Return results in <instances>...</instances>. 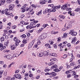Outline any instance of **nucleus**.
Masks as SVG:
<instances>
[{
  "instance_id": "nucleus-21",
  "label": "nucleus",
  "mask_w": 80,
  "mask_h": 80,
  "mask_svg": "<svg viewBox=\"0 0 80 80\" xmlns=\"http://www.w3.org/2000/svg\"><path fill=\"white\" fill-rule=\"evenodd\" d=\"M39 3L40 4H42V5H43V4H45L43 0H41L40 1Z\"/></svg>"
},
{
  "instance_id": "nucleus-55",
  "label": "nucleus",
  "mask_w": 80,
  "mask_h": 80,
  "mask_svg": "<svg viewBox=\"0 0 80 80\" xmlns=\"http://www.w3.org/2000/svg\"><path fill=\"white\" fill-rule=\"evenodd\" d=\"M5 14L6 15H10V13L8 12H5Z\"/></svg>"
},
{
  "instance_id": "nucleus-61",
  "label": "nucleus",
  "mask_w": 80,
  "mask_h": 80,
  "mask_svg": "<svg viewBox=\"0 0 80 80\" xmlns=\"http://www.w3.org/2000/svg\"><path fill=\"white\" fill-rule=\"evenodd\" d=\"M24 22H24V21H21V22H20L21 23H22V24L23 25H24Z\"/></svg>"
},
{
  "instance_id": "nucleus-41",
  "label": "nucleus",
  "mask_w": 80,
  "mask_h": 80,
  "mask_svg": "<svg viewBox=\"0 0 80 80\" xmlns=\"http://www.w3.org/2000/svg\"><path fill=\"white\" fill-rule=\"evenodd\" d=\"M56 11V9L55 8H53L52 9L51 12H55Z\"/></svg>"
},
{
  "instance_id": "nucleus-42",
  "label": "nucleus",
  "mask_w": 80,
  "mask_h": 80,
  "mask_svg": "<svg viewBox=\"0 0 80 80\" xmlns=\"http://www.w3.org/2000/svg\"><path fill=\"white\" fill-rule=\"evenodd\" d=\"M24 8L25 9H27V8H28V6L27 4H25L24 7Z\"/></svg>"
},
{
  "instance_id": "nucleus-52",
  "label": "nucleus",
  "mask_w": 80,
  "mask_h": 80,
  "mask_svg": "<svg viewBox=\"0 0 80 80\" xmlns=\"http://www.w3.org/2000/svg\"><path fill=\"white\" fill-rule=\"evenodd\" d=\"M67 54H65L63 56V58H67Z\"/></svg>"
},
{
  "instance_id": "nucleus-45",
  "label": "nucleus",
  "mask_w": 80,
  "mask_h": 80,
  "mask_svg": "<svg viewBox=\"0 0 80 80\" xmlns=\"http://www.w3.org/2000/svg\"><path fill=\"white\" fill-rule=\"evenodd\" d=\"M61 7V6H60V5H59L58 6H56V9H58V8H60Z\"/></svg>"
},
{
  "instance_id": "nucleus-8",
  "label": "nucleus",
  "mask_w": 80,
  "mask_h": 80,
  "mask_svg": "<svg viewBox=\"0 0 80 80\" xmlns=\"http://www.w3.org/2000/svg\"><path fill=\"white\" fill-rule=\"evenodd\" d=\"M50 73H51V74H50V75H51V76H50V77H55V76H56V75H57V74L55 73V72H50Z\"/></svg>"
},
{
  "instance_id": "nucleus-37",
  "label": "nucleus",
  "mask_w": 80,
  "mask_h": 80,
  "mask_svg": "<svg viewBox=\"0 0 80 80\" xmlns=\"http://www.w3.org/2000/svg\"><path fill=\"white\" fill-rule=\"evenodd\" d=\"M30 12L31 14V15H33V14L34 13V12L33 11V9H32L31 10Z\"/></svg>"
},
{
  "instance_id": "nucleus-12",
  "label": "nucleus",
  "mask_w": 80,
  "mask_h": 80,
  "mask_svg": "<svg viewBox=\"0 0 80 80\" xmlns=\"http://www.w3.org/2000/svg\"><path fill=\"white\" fill-rule=\"evenodd\" d=\"M45 47H46L48 49L50 48H51V46L49 44H46L45 45Z\"/></svg>"
},
{
  "instance_id": "nucleus-38",
  "label": "nucleus",
  "mask_w": 80,
  "mask_h": 80,
  "mask_svg": "<svg viewBox=\"0 0 80 80\" xmlns=\"http://www.w3.org/2000/svg\"><path fill=\"white\" fill-rule=\"evenodd\" d=\"M40 24H37L36 25L34 26H33V28H35V27H37V28L39 26H40Z\"/></svg>"
},
{
  "instance_id": "nucleus-63",
  "label": "nucleus",
  "mask_w": 80,
  "mask_h": 80,
  "mask_svg": "<svg viewBox=\"0 0 80 80\" xmlns=\"http://www.w3.org/2000/svg\"><path fill=\"white\" fill-rule=\"evenodd\" d=\"M47 24H44L43 25V27L44 28H46L47 27Z\"/></svg>"
},
{
  "instance_id": "nucleus-13",
  "label": "nucleus",
  "mask_w": 80,
  "mask_h": 80,
  "mask_svg": "<svg viewBox=\"0 0 80 80\" xmlns=\"http://www.w3.org/2000/svg\"><path fill=\"white\" fill-rule=\"evenodd\" d=\"M37 55L38 57H43V54L42 52L40 53L39 52H38L37 54Z\"/></svg>"
},
{
  "instance_id": "nucleus-20",
  "label": "nucleus",
  "mask_w": 80,
  "mask_h": 80,
  "mask_svg": "<svg viewBox=\"0 0 80 80\" xmlns=\"http://www.w3.org/2000/svg\"><path fill=\"white\" fill-rule=\"evenodd\" d=\"M52 34H57V33H58V32H55V31H52L51 32Z\"/></svg>"
},
{
  "instance_id": "nucleus-11",
  "label": "nucleus",
  "mask_w": 80,
  "mask_h": 80,
  "mask_svg": "<svg viewBox=\"0 0 80 80\" xmlns=\"http://www.w3.org/2000/svg\"><path fill=\"white\" fill-rule=\"evenodd\" d=\"M43 55H44V56H48L49 54V52L47 51H44L43 52Z\"/></svg>"
},
{
  "instance_id": "nucleus-46",
  "label": "nucleus",
  "mask_w": 80,
  "mask_h": 80,
  "mask_svg": "<svg viewBox=\"0 0 80 80\" xmlns=\"http://www.w3.org/2000/svg\"><path fill=\"white\" fill-rule=\"evenodd\" d=\"M67 46L68 47H71V44H70V43L67 44Z\"/></svg>"
},
{
  "instance_id": "nucleus-34",
  "label": "nucleus",
  "mask_w": 80,
  "mask_h": 80,
  "mask_svg": "<svg viewBox=\"0 0 80 80\" xmlns=\"http://www.w3.org/2000/svg\"><path fill=\"white\" fill-rule=\"evenodd\" d=\"M70 65L71 66H73V65H75V62H72L70 64Z\"/></svg>"
},
{
  "instance_id": "nucleus-1",
  "label": "nucleus",
  "mask_w": 80,
  "mask_h": 80,
  "mask_svg": "<svg viewBox=\"0 0 80 80\" xmlns=\"http://www.w3.org/2000/svg\"><path fill=\"white\" fill-rule=\"evenodd\" d=\"M14 41H15L16 42L15 43V44H16V45L17 46L18 45H19V43L20 42V41L19 40H18V38L17 37H15L13 39Z\"/></svg>"
},
{
  "instance_id": "nucleus-32",
  "label": "nucleus",
  "mask_w": 80,
  "mask_h": 80,
  "mask_svg": "<svg viewBox=\"0 0 80 80\" xmlns=\"http://www.w3.org/2000/svg\"><path fill=\"white\" fill-rule=\"evenodd\" d=\"M7 3H12V0H7Z\"/></svg>"
},
{
  "instance_id": "nucleus-9",
  "label": "nucleus",
  "mask_w": 80,
  "mask_h": 80,
  "mask_svg": "<svg viewBox=\"0 0 80 80\" xmlns=\"http://www.w3.org/2000/svg\"><path fill=\"white\" fill-rule=\"evenodd\" d=\"M15 45H13L11 46V50H15L16 48V46H18L17 45H16V44H15Z\"/></svg>"
},
{
  "instance_id": "nucleus-53",
  "label": "nucleus",
  "mask_w": 80,
  "mask_h": 80,
  "mask_svg": "<svg viewBox=\"0 0 80 80\" xmlns=\"http://www.w3.org/2000/svg\"><path fill=\"white\" fill-rule=\"evenodd\" d=\"M25 31V29L23 28V29H21L20 31V32H23L24 31Z\"/></svg>"
},
{
  "instance_id": "nucleus-62",
  "label": "nucleus",
  "mask_w": 80,
  "mask_h": 80,
  "mask_svg": "<svg viewBox=\"0 0 80 80\" xmlns=\"http://www.w3.org/2000/svg\"><path fill=\"white\" fill-rule=\"evenodd\" d=\"M3 68H6V67H7V65L6 64H4L3 65Z\"/></svg>"
},
{
  "instance_id": "nucleus-25",
  "label": "nucleus",
  "mask_w": 80,
  "mask_h": 80,
  "mask_svg": "<svg viewBox=\"0 0 80 80\" xmlns=\"http://www.w3.org/2000/svg\"><path fill=\"white\" fill-rule=\"evenodd\" d=\"M67 37V33H65L63 34L62 38H65Z\"/></svg>"
},
{
  "instance_id": "nucleus-54",
  "label": "nucleus",
  "mask_w": 80,
  "mask_h": 80,
  "mask_svg": "<svg viewBox=\"0 0 80 80\" xmlns=\"http://www.w3.org/2000/svg\"><path fill=\"white\" fill-rule=\"evenodd\" d=\"M1 2L3 3H5V0H2V1H1Z\"/></svg>"
},
{
  "instance_id": "nucleus-19",
  "label": "nucleus",
  "mask_w": 80,
  "mask_h": 80,
  "mask_svg": "<svg viewBox=\"0 0 80 80\" xmlns=\"http://www.w3.org/2000/svg\"><path fill=\"white\" fill-rule=\"evenodd\" d=\"M42 10H40L39 12L37 13V15H42Z\"/></svg>"
},
{
  "instance_id": "nucleus-7",
  "label": "nucleus",
  "mask_w": 80,
  "mask_h": 80,
  "mask_svg": "<svg viewBox=\"0 0 80 80\" xmlns=\"http://www.w3.org/2000/svg\"><path fill=\"white\" fill-rule=\"evenodd\" d=\"M68 5H69L66 4L64 5L63 6H62L61 7V9L62 10H65L66 9V8L68 7Z\"/></svg>"
},
{
  "instance_id": "nucleus-3",
  "label": "nucleus",
  "mask_w": 80,
  "mask_h": 80,
  "mask_svg": "<svg viewBox=\"0 0 80 80\" xmlns=\"http://www.w3.org/2000/svg\"><path fill=\"white\" fill-rule=\"evenodd\" d=\"M69 34L72 35V36H76L77 35V32L73 31V30H71L69 32Z\"/></svg>"
},
{
  "instance_id": "nucleus-31",
  "label": "nucleus",
  "mask_w": 80,
  "mask_h": 80,
  "mask_svg": "<svg viewBox=\"0 0 80 80\" xmlns=\"http://www.w3.org/2000/svg\"><path fill=\"white\" fill-rule=\"evenodd\" d=\"M41 37H42V39H44V38H46V35L43 34L41 36Z\"/></svg>"
},
{
  "instance_id": "nucleus-10",
  "label": "nucleus",
  "mask_w": 80,
  "mask_h": 80,
  "mask_svg": "<svg viewBox=\"0 0 80 80\" xmlns=\"http://www.w3.org/2000/svg\"><path fill=\"white\" fill-rule=\"evenodd\" d=\"M77 40V38L75 37L72 39V41L71 42L72 43H75L76 41Z\"/></svg>"
},
{
  "instance_id": "nucleus-40",
  "label": "nucleus",
  "mask_w": 80,
  "mask_h": 80,
  "mask_svg": "<svg viewBox=\"0 0 80 80\" xmlns=\"http://www.w3.org/2000/svg\"><path fill=\"white\" fill-rule=\"evenodd\" d=\"M32 7L33 8H37V6L36 5H34V4H32L31 5Z\"/></svg>"
},
{
  "instance_id": "nucleus-50",
  "label": "nucleus",
  "mask_w": 80,
  "mask_h": 80,
  "mask_svg": "<svg viewBox=\"0 0 80 80\" xmlns=\"http://www.w3.org/2000/svg\"><path fill=\"white\" fill-rule=\"evenodd\" d=\"M9 51H10L9 50H4L3 51V52H9Z\"/></svg>"
},
{
  "instance_id": "nucleus-4",
  "label": "nucleus",
  "mask_w": 80,
  "mask_h": 80,
  "mask_svg": "<svg viewBox=\"0 0 80 80\" xmlns=\"http://www.w3.org/2000/svg\"><path fill=\"white\" fill-rule=\"evenodd\" d=\"M0 50L2 51V50H3V49L6 48V46H3V45L0 42Z\"/></svg>"
},
{
  "instance_id": "nucleus-33",
  "label": "nucleus",
  "mask_w": 80,
  "mask_h": 80,
  "mask_svg": "<svg viewBox=\"0 0 80 80\" xmlns=\"http://www.w3.org/2000/svg\"><path fill=\"white\" fill-rule=\"evenodd\" d=\"M80 10V8H77L76 9H75L74 11H75V12H79Z\"/></svg>"
},
{
  "instance_id": "nucleus-30",
  "label": "nucleus",
  "mask_w": 80,
  "mask_h": 80,
  "mask_svg": "<svg viewBox=\"0 0 80 80\" xmlns=\"http://www.w3.org/2000/svg\"><path fill=\"white\" fill-rule=\"evenodd\" d=\"M72 25H71V24H68V26L67 27V28L68 29V28H72Z\"/></svg>"
},
{
  "instance_id": "nucleus-15",
  "label": "nucleus",
  "mask_w": 80,
  "mask_h": 80,
  "mask_svg": "<svg viewBox=\"0 0 80 80\" xmlns=\"http://www.w3.org/2000/svg\"><path fill=\"white\" fill-rule=\"evenodd\" d=\"M66 10L67 11H69L68 12V13H72V11H71V10H72V9L71 8H66Z\"/></svg>"
},
{
  "instance_id": "nucleus-43",
  "label": "nucleus",
  "mask_w": 80,
  "mask_h": 80,
  "mask_svg": "<svg viewBox=\"0 0 80 80\" xmlns=\"http://www.w3.org/2000/svg\"><path fill=\"white\" fill-rule=\"evenodd\" d=\"M22 42H23V43H24V44H25V43H27V41H26V40H25V39H24L23 40V41H22Z\"/></svg>"
},
{
  "instance_id": "nucleus-39",
  "label": "nucleus",
  "mask_w": 80,
  "mask_h": 80,
  "mask_svg": "<svg viewBox=\"0 0 80 80\" xmlns=\"http://www.w3.org/2000/svg\"><path fill=\"white\" fill-rule=\"evenodd\" d=\"M54 70L56 72H60V70L58 69V68H56L55 70Z\"/></svg>"
},
{
  "instance_id": "nucleus-58",
  "label": "nucleus",
  "mask_w": 80,
  "mask_h": 80,
  "mask_svg": "<svg viewBox=\"0 0 80 80\" xmlns=\"http://www.w3.org/2000/svg\"><path fill=\"white\" fill-rule=\"evenodd\" d=\"M12 27L13 29H15V28H16V27H17V26H16V25L13 26Z\"/></svg>"
},
{
  "instance_id": "nucleus-23",
  "label": "nucleus",
  "mask_w": 80,
  "mask_h": 80,
  "mask_svg": "<svg viewBox=\"0 0 80 80\" xmlns=\"http://www.w3.org/2000/svg\"><path fill=\"white\" fill-rule=\"evenodd\" d=\"M26 37L27 36L25 34H23L20 36V37H21V38H26Z\"/></svg>"
},
{
  "instance_id": "nucleus-14",
  "label": "nucleus",
  "mask_w": 80,
  "mask_h": 80,
  "mask_svg": "<svg viewBox=\"0 0 80 80\" xmlns=\"http://www.w3.org/2000/svg\"><path fill=\"white\" fill-rule=\"evenodd\" d=\"M26 28H27V29H29H29H31V28H33V26H31V25H28L26 27Z\"/></svg>"
},
{
  "instance_id": "nucleus-5",
  "label": "nucleus",
  "mask_w": 80,
  "mask_h": 80,
  "mask_svg": "<svg viewBox=\"0 0 80 80\" xmlns=\"http://www.w3.org/2000/svg\"><path fill=\"white\" fill-rule=\"evenodd\" d=\"M34 42H35V41L33 40L29 43V46L28 47V48H32V46L34 43Z\"/></svg>"
},
{
  "instance_id": "nucleus-24",
  "label": "nucleus",
  "mask_w": 80,
  "mask_h": 80,
  "mask_svg": "<svg viewBox=\"0 0 80 80\" xmlns=\"http://www.w3.org/2000/svg\"><path fill=\"white\" fill-rule=\"evenodd\" d=\"M51 62H55V61H57V60L56 58H52L50 60Z\"/></svg>"
},
{
  "instance_id": "nucleus-18",
  "label": "nucleus",
  "mask_w": 80,
  "mask_h": 80,
  "mask_svg": "<svg viewBox=\"0 0 80 80\" xmlns=\"http://www.w3.org/2000/svg\"><path fill=\"white\" fill-rule=\"evenodd\" d=\"M50 69H49V68H46L44 69V71L45 72H48L50 70Z\"/></svg>"
},
{
  "instance_id": "nucleus-36",
  "label": "nucleus",
  "mask_w": 80,
  "mask_h": 80,
  "mask_svg": "<svg viewBox=\"0 0 80 80\" xmlns=\"http://www.w3.org/2000/svg\"><path fill=\"white\" fill-rule=\"evenodd\" d=\"M1 40L2 42H3L5 40V38H4V37H2L1 38Z\"/></svg>"
},
{
  "instance_id": "nucleus-57",
  "label": "nucleus",
  "mask_w": 80,
  "mask_h": 80,
  "mask_svg": "<svg viewBox=\"0 0 80 80\" xmlns=\"http://www.w3.org/2000/svg\"><path fill=\"white\" fill-rule=\"evenodd\" d=\"M3 72V70H1L0 71V74L2 75Z\"/></svg>"
},
{
  "instance_id": "nucleus-22",
  "label": "nucleus",
  "mask_w": 80,
  "mask_h": 80,
  "mask_svg": "<svg viewBox=\"0 0 80 80\" xmlns=\"http://www.w3.org/2000/svg\"><path fill=\"white\" fill-rule=\"evenodd\" d=\"M49 42L50 43V45H53V41L52 40H49Z\"/></svg>"
},
{
  "instance_id": "nucleus-28",
  "label": "nucleus",
  "mask_w": 80,
  "mask_h": 80,
  "mask_svg": "<svg viewBox=\"0 0 80 80\" xmlns=\"http://www.w3.org/2000/svg\"><path fill=\"white\" fill-rule=\"evenodd\" d=\"M45 13H48V9H46L45 10V11H44L43 12V14H45Z\"/></svg>"
},
{
  "instance_id": "nucleus-6",
  "label": "nucleus",
  "mask_w": 80,
  "mask_h": 80,
  "mask_svg": "<svg viewBox=\"0 0 80 80\" xmlns=\"http://www.w3.org/2000/svg\"><path fill=\"white\" fill-rule=\"evenodd\" d=\"M13 77H15L16 78L19 79L21 78V75L19 74H15L13 76Z\"/></svg>"
},
{
  "instance_id": "nucleus-47",
  "label": "nucleus",
  "mask_w": 80,
  "mask_h": 80,
  "mask_svg": "<svg viewBox=\"0 0 80 80\" xmlns=\"http://www.w3.org/2000/svg\"><path fill=\"white\" fill-rule=\"evenodd\" d=\"M4 44L5 45V46H6L7 47V46H8V43H7V42H4Z\"/></svg>"
},
{
  "instance_id": "nucleus-59",
  "label": "nucleus",
  "mask_w": 80,
  "mask_h": 80,
  "mask_svg": "<svg viewBox=\"0 0 80 80\" xmlns=\"http://www.w3.org/2000/svg\"><path fill=\"white\" fill-rule=\"evenodd\" d=\"M9 10H12V9H13V7H9Z\"/></svg>"
},
{
  "instance_id": "nucleus-64",
  "label": "nucleus",
  "mask_w": 80,
  "mask_h": 80,
  "mask_svg": "<svg viewBox=\"0 0 80 80\" xmlns=\"http://www.w3.org/2000/svg\"><path fill=\"white\" fill-rule=\"evenodd\" d=\"M30 25H33L34 26V23L33 22H31L30 23Z\"/></svg>"
},
{
  "instance_id": "nucleus-26",
  "label": "nucleus",
  "mask_w": 80,
  "mask_h": 80,
  "mask_svg": "<svg viewBox=\"0 0 80 80\" xmlns=\"http://www.w3.org/2000/svg\"><path fill=\"white\" fill-rule=\"evenodd\" d=\"M53 46L55 49H56V48H57V43L53 44Z\"/></svg>"
},
{
  "instance_id": "nucleus-16",
  "label": "nucleus",
  "mask_w": 80,
  "mask_h": 80,
  "mask_svg": "<svg viewBox=\"0 0 80 80\" xmlns=\"http://www.w3.org/2000/svg\"><path fill=\"white\" fill-rule=\"evenodd\" d=\"M15 64V62L11 63L10 65L8 66V68H11L12 65H13Z\"/></svg>"
},
{
  "instance_id": "nucleus-44",
  "label": "nucleus",
  "mask_w": 80,
  "mask_h": 80,
  "mask_svg": "<svg viewBox=\"0 0 80 80\" xmlns=\"http://www.w3.org/2000/svg\"><path fill=\"white\" fill-rule=\"evenodd\" d=\"M67 29H68L67 28H64L62 29V31H65V30H66Z\"/></svg>"
},
{
  "instance_id": "nucleus-29",
  "label": "nucleus",
  "mask_w": 80,
  "mask_h": 80,
  "mask_svg": "<svg viewBox=\"0 0 80 80\" xmlns=\"http://www.w3.org/2000/svg\"><path fill=\"white\" fill-rule=\"evenodd\" d=\"M54 64V62H50L48 63V65L49 66H50L51 65H53Z\"/></svg>"
},
{
  "instance_id": "nucleus-56",
  "label": "nucleus",
  "mask_w": 80,
  "mask_h": 80,
  "mask_svg": "<svg viewBox=\"0 0 80 80\" xmlns=\"http://www.w3.org/2000/svg\"><path fill=\"white\" fill-rule=\"evenodd\" d=\"M48 12H52V9H48Z\"/></svg>"
},
{
  "instance_id": "nucleus-51",
  "label": "nucleus",
  "mask_w": 80,
  "mask_h": 80,
  "mask_svg": "<svg viewBox=\"0 0 80 80\" xmlns=\"http://www.w3.org/2000/svg\"><path fill=\"white\" fill-rule=\"evenodd\" d=\"M9 7H11L13 8V7H15V5H13V4H11L9 5Z\"/></svg>"
},
{
  "instance_id": "nucleus-2",
  "label": "nucleus",
  "mask_w": 80,
  "mask_h": 80,
  "mask_svg": "<svg viewBox=\"0 0 80 80\" xmlns=\"http://www.w3.org/2000/svg\"><path fill=\"white\" fill-rule=\"evenodd\" d=\"M71 73L72 74V76H74V78H77L78 77V75H77V73L75 72V71H73L71 72Z\"/></svg>"
},
{
  "instance_id": "nucleus-60",
  "label": "nucleus",
  "mask_w": 80,
  "mask_h": 80,
  "mask_svg": "<svg viewBox=\"0 0 80 80\" xmlns=\"http://www.w3.org/2000/svg\"><path fill=\"white\" fill-rule=\"evenodd\" d=\"M51 19L52 20H54V21H57V19H56V18H51Z\"/></svg>"
},
{
  "instance_id": "nucleus-48",
  "label": "nucleus",
  "mask_w": 80,
  "mask_h": 80,
  "mask_svg": "<svg viewBox=\"0 0 80 80\" xmlns=\"http://www.w3.org/2000/svg\"><path fill=\"white\" fill-rule=\"evenodd\" d=\"M43 38L42 37V36H40L38 38V39L39 40H42Z\"/></svg>"
},
{
  "instance_id": "nucleus-17",
  "label": "nucleus",
  "mask_w": 80,
  "mask_h": 80,
  "mask_svg": "<svg viewBox=\"0 0 80 80\" xmlns=\"http://www.w3.org/2000/svg\"><path fill=\"white\" fill-rule=\"evenodd\" d=\"M10 56H11L10 55H8L6 56H5V55L3 56V57L5 58H7L8 59H10Z\"/></svg>"
},
{
  "instance_id": "nucleus-49",
  "label": "nucleus",
  "mask_w": 80,
  "mask_h": 80,
  "mask_svg": "<svg viewBox=\"0 0 80 80\" xmlns=\"http://www.w3.org/2000/svg\"><path fill=\"white\" fill-rule=\"evenodd\" d=\"M3 63H4V62L3 61H0V64L1 65H3Z\"/></svg>"
},
{
  "instance_id": "nucleus-27",
  "label": "nucleus",
  "mask_w": 80,
  "mask_h": 80,
  "mask_svg": "<svg viewBox=\"0 0 80 80\" xmlns=\"http://www.w3.org/2000/svg\"><path fill=\"white\" fill-rule=\"evenodd\" d=\"M59 17H60L61 18H62V19H64V18H65V17H64V16L62 15H59Z\"/></svg>"
},
{
  "instance_id": "nucleus-35",
  "label": "nucleus",
  "mask_w": 80,
  "mask_h": 80,
  "mask_svg": "<svg viewBox=\"0 0 80 80\" xmlns=\"http://www.w3.org/2000/svg\"><path fill=\"white\" fill-rule=\"evenodd\" d=\"M52 56L55 57H57V55L55 53H53L52 54Z\"/></svg>"
}]
</instances>
